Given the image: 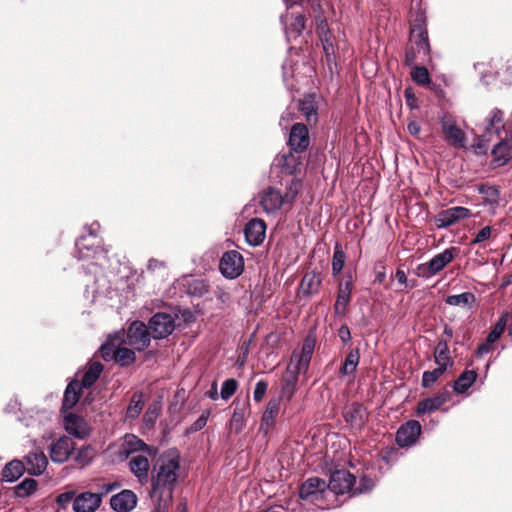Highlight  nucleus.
I'll use <instances>...</instances> for the list:
<instances>
[{
  "label": "nucleus",
  "instance_id": "7ed1b4c3",
  "mask_svg": "<svg viewBox=\"0 0 512 512\" xmlns=\"http://www.w3.org/2000/svg\"><path fill=\"white\" fill-rule=\"evenodd\" d=\"M430 55V44L422 15L418 16L411 25L410 44L406 48L404 63L413 66L417 60L425 61Z\"/></svg>",
  "mask_w": 512,
  "mask_h": 512
},
{
  "label": "nucleus",
  "instance_id": "4468645a",
  "mask_svg": "<svg viewBox=\"0 0 512 512\" xmlns=\"http://www.w3.org/2000/svg\"><path fill=\"white\" fill-rule=\"evenodd\" d=\"M310 143L307 127L302 123H295L290 130L288 144L292 151L300 153L305 151Z\"/></svg>",
  "mask_w": 512,
  "mask_h": 512
},
{
  "label": "nucleus",
  "instance_id": "1a4fd4ad",
  "mask_svg": "<svg viewBox=\"0 0 512 512\" xmlns=\"http://www.w3.org/2000/svg\"><path fill=\"white\" fill-rule=\"evenodd\" d=\"M470 216V209L462 206H455L437 213L435 216V223L438 228L443 229L448 228L461 220L468 219Z\"/></svg>",
  "mask_w": 512,
  "mask_h": 512
},
{
  "label": "nucleus",
  "instance_id": "f257e3e1",
  "mask_svg": "<svg viewBox=\"0 0 512 512\" xmlns=\"http://www.w3.org/2000/svg\"><path fill=\"white\" fill-rule=\"evenodd\" d=\"M179 469L180 454L176 449L163 452L154 464L151 477V498L159 507L166 506L171 501Z\"/></svg>",
  "mask_w": 512,
  "mask_h": 512
},
{
  "label": "nucleus",
  "instance_id": "6e6552de",
  "mask_svg": "<svg viewBox=\"0 0 512 512\" xmlns=\"http://www.w3.org/2000/svg\"><path fill=\"white\" fill-rule=\"evenodd\" d=\"M219 269L224 277L235 279L240 276L244 270V259L242 255L235 250L227 251L220 259Z\"/></svg>",
  "mask_w": 512,
  "mask_h": 512
},
{
  "label": "nucleus",
  "instance_id": "2eb2a0df",
  "mask_svg": "<svg viewBox=\"0 0 512 512\" xmlns=\"http://www.w3.org/2000/svg\"><path fill=\"white\" fill-rule=\"evenodd\" d=\"M64 428L69 435L79 439H84L90 434V427L84 418L73 413L64 416Z\"/></svg>",
  "mask_w": 512,
  "mask_h": 512
},
{
  "label": "nucleus",
  "instance_id": "052dcab7",
  "mask_svg": "<svg viewBox=\"0 0 512 512\" xmlns=\"http://www.w3.org/2000/svg\"><path fill=\"white\" fill-rule=\"evenodd\" d=\"M395 277H396L397 281L399 282V284L404 285L406 288L411 289L414 287V284H411V285L408 284L406 273L403 270L398 269L396 271Z\"/></svg>",
  "mask_w": 512,
  "mask_h": 512
},
{
  "label": "nucleus",
  "instance_id": "9b49d317",
  "mask_svg": "<svg viewBox=\"0 0 512 512\" xmlns=\"http://www.w3.org/2000/svg\"><path fill=\"white\" fill-rule=\"evenodd\" d=\"M327 484L324 480L313 477L307 479L300 487L299 496L302 500L315 502L323 498Z\"/></svg>",
  "mask_w": 512,
  "mask_h": 512
},
{
  "label": "nucleus",
  "instance_id": "4be33fe9",
  "mask_svg": "<svg viewBox=\"0 0 512 512\" xmlns=\"http://www.w3.org/2000/svg\"><path fill=\"white\" fill-rule=\"evenodd\" d=\"M353 289V280L351 276L344 278L338 288L337 299L334 304L335 313L340 315L344 314L347 305L350 302L351 293Z\"/></svg>",
  "mask_w": 512,
  "mask_h": 512
},
{
  "label": "nucleus",
  "instance_id": "8fccbe9b",
  "mask_svg": "<svg viewBox=\"0 0 512 512\" xmlns=\"http://www.w3.org/2000/svg\"><path fill=\"white\" fill-rule=\"evenodd\" d=\"M305 29V17L301 14L293 16L292 22L286 28V33L294 37L299 36Z\"/></svg>",
  "mask_w": 512,
  "mask_h": 512
},
{
  "label": "nucleus",
  "instance_id": "6e6d98bb",
  "mask_svg": "<svg viewBox=\"0 0 512 512\" xmlns=\"http://www.w3.org/2000/svg\"><path fill=\"white\" fill-rule=\"evenodd\" d=\"M147 270L152 273L159 272L161 275H164L167 271V266L165 262L152 258L148 261Z\"/></svg>",
  "mask_w": 512,
  "mask_h": 512
},
{
  "label": "nucleus",
  "instance_id": "f8f14e48",
  "mask_svg": "<svg viewBox=\"0 0 512 512\" xmlns=\"http://www.w3.org/2000/svg\"><path fill=\"white\" fill-rule=\"evenodd\" d=\"M355 477L346 470H336L331 474L327 488L334 494L352 492L355 485Z\"/></svg>",
  "mask_w": 512,
  "mask_h": 512
},
{
  "label": "nucleus",
  "instance_id": "09e8293b",
  "mask_svg": "<svg viewBox=\"0 0 512 512\" xmlns=\"http://www.w3.org/2000/svg\"><path fill=\"white\" fill-rule=\"evenodd\" d=\"M507 321H508V314L505 313L499 318V320L497 321V323L495 324V326L493 327L491 332L488 334V336L486 338L488 340V342L494 343L502 335V333L504 332L505 327L507 325Z\"/></svg>",
  "mask_w": 512,
  "mask_h": 512
},
{
  "label": "nucleus",
  "instance_id": "13d9d810",
  "mask_svg": "<svg viewBox=\"0 0 512 512\" xmlns=\"http://www.w3.org/2000/svg\"><path fill=\"white\" fill-rule=\"evenodd\" d=\"M492 229L490 226L483 227L475 236V238L472 240L471 244H479L486 240H488L491 237Z\"/></svg>",
  "mask_w": 512,
  "mask_h": 512
},
{
  "label": "nucleus",
  "instance_id": "473e14b6",
  "mask_svg": "<svg viewBox=\"0 0 512 512\" xmlns=\"http://www.w3.org/2000/svg\"><path fill=\"white\" fill-rule=\"evenodd\" d=\"M477 373L474 370H465L455 380L453 389L456 393L462 394L466 392L476 381Z\"/></svg>",
  "mask_w": 512,
  "mask_h": 512
},
{
  "label": "nucleus",
  "instance_id": "c756f323",
  "mask_svg": "<svg viewBox=\"0 0 512 512\" xmlns=\"http://www.w3.org/2000/svg\"><path fill=\"white\" fill-rule=\"evenodd\" d=\"M434 361L437 366L447 369L453 366V360L449 354V348L446 340H439L437 346L434 349Z\"/></svg>",
  "mask_w": 512,
  "mask_h": 512
},
{
  "label": "nucleus",
  "instance_id": "aec40b11",
  "mask_svg": "<svg viewBox=\"0 0 512 512\" xmlns=\"http://www.w3.org/2000/svg\"><path fill=\"white\" fill-rule=\"evenodd\" d=\"M101 504V495L84 492L76 496L73 500V510L75 512H95Z\"/></svg>",
  "mask_w": 512,
  "mask_h": 512
},
{
  "label": "nucleus",
  "instance_id": "4c0bfd02",
  "mask_svg": "<svg viewBox=\"0 0 512 512\" xmlns=\"http://www.w3.org/2000/svg\"><path fill=\"white\" fill-rule=\"evenodd\" d=\"M144 406L143 394L141 392H135L130 400V404L126 410V417L129 419H135L139 416Z\"/></svg>",
  "mask_w": 512,
  "mask_h": 512
},
{
  "label": "nucleus",
  "instance_id": "dca6fc26",
  "mask_svg": "<svg viewBox=\"0 0 512 512\" xmlns=\"http://www.w3.org/2000/svg\"><path fill=\"white\" fill-rule=\"evenodd\" d=\"M74 450V442L66 436H62L52 442L50 446V458L55 463L65 462Z\"/></svg>",
  "mask_w": 512,
  "mask_h": 512
},
{
  "label": "nucleus",
  "instance_id": "b1692460",
  "mask_svg": "<svg viewBox=\"0 0 512 512\" xmlns=\"http://www.w3.org/2000/svg\"><path fill=\"white\" fill-rule=\"evenodd\" d=\"M449 400V393L442 392L435 396L423 399L416 408V415L422 416L439 410Z\"/></svg>",
  "mask_w": 512,
  "mask_h": 512
},
{
  "label": "nucleus",
  "instance_id": "6ab92c4d",
  "mask_svg": "<svg viewBox=\"0 0 512 512\" xmlns=\"http://www.w3.org/2000/svg\"><path fill=\"white\" fill-rule=\"evenodd\" d=\"M121 451L126 457L137 452H143L148 456H152L156 452L154 448L148 446L143 440L133 434L125 435Z\"/></svg>",
  "mask_w": 512,
  "mask_h": 512
},
{
  "label": "nucleus",
  "instance_id": "bf43d9fd",
  "mask_svg": "<svg viewBox=\"0 0 512 512\" xmlns=\"http://www.w3.org/2000/svg\"><path fill=\"white\" fill-rule=\"evenodd\" d=\"M208 416L209 411L203 412L201 416L193 423V425L191 426V430L199 431L202 428H204L207 424Z\"/></svg>",
  "mask_w": 512,
  "mask_h": 512
},
{
  "label": "nucleus",
  "instance_id": "412c9836",
  "mask_svg": "<svg viewBox=\"0 0 512 512\" xmlns=\"http://www.w3.org/2000/svg\"><path fill=\"white\" fill-rule=\"evenodd\" d=\"M129 467L141 484H146L148 482L150 463L147 454L133 455L130 458Z\"/></svg>",
  "mask_w": 512,
  "mask_h": 512
},
{
  "label": "nucleus",
  "instance_id": "603ef678",
  "mask_svg": "<svg viewBox=\"0 0 512 512\" xmlns=\"http://www.w3.org/2000/svg\"><path fill=\"white\" fill-rule=\"evenodd\" d=\"M373 486V480L367 476H363L359 479L358 486L355 488L353 487L352 495L369 492L372 490Z\"/></svg>",
  "mask_w": 512,
  "mask_h": 512
},
{
  "label": "nucleus",
  "instance_id": "ea45409f",
  "mask_svg": "<svg viewBox=\"0 0 512 512\" xmlns=\"http://www.w3.org/2000/svg\"><path fill=\"white\" fill-rule=\"evenodd\" d=\"M475 302V296L471 292H464L457 295H450L446 298V303L451 306L471 307Z\"/></svg>",
  "mask_w": 512,
  "mask_h": 512
},
{
  "label": "nucleus",
  "instance_id": "423d86ee",
  "mask_svg": "<svg viewBox=\"0 0 512 512\" xmlns=\"http://www.w3.org/2000/svg\"><path fill=\"white\" fill-rule=\"evenodd\" d=\"M457 252L458 249L455 247L445 249L432 257L428 262L419 264L415 269V274L424 279L433 277L454 260Z\"/></svg>",
  "mask_w": 512,
  "mask_h": 512
},
{
  "label": "nucleus",
  "instance_id": "49530a36",
  "mask_svg": "<svg viewBox=\"0 0 512 512\" xmlns=\"http://www.w3.org/2000/svg\"><path fill=\"white\" fill-rule=\"evenodd\" d=\"M411 78L421 86H427L431 82L429 72L424 66H414L411 71Z\"/></svg>",
  "mask_w": 512,
  "mask_h": 512
},
{
  "label": "nucleus",
  "instance_id": "ddd939ff",
  "mask_svg": "<svg viewBox=\"0 0 512 512\" xmlns=\"http://www.w3.org/2000/svg\"><path fill=\"white\" fill-rule=\"evenodd\" d=\"M149 328L155 339H162L174 330V319L167 313H156L149 321Z\"/></svg>",
  "mask_w": 512,
  "mask_h": 512
},
{
  "label": "nucleus",
  "instance_id": "0e129e2a",
  "mask_svg": "<svg viewBox=\"0 0 512 512\" xmlns=\"http://www.w3.org/2000/svg\"><path fill=\"white\" fill-rule=\"evenodd\" d=\"M215 296L217 300L220 301L222 304H228V302L230 301V294L223 289H218L215 292Z\"/></svg>",
  "mask_w": 512,
  "mask_h": 512
},
{
  "label": "nucleus",
  "instance_id": "bb28decb",
  "mask_svg": "<svg viewBox=\"0 0 512 512\" xmlns=\"http://www.w3.org/2000/svg\"><path fill=\"white\" fill-rule=\"evenodd\" d=\"M279 409L280 403L278 399H271L268 402L267 407L262 415L260 425V430L265 434H267L270 428L274 425L275 418L278 415Z\"/></svg>",
  "mask_w": 512,
  "mask_h": 512
},
{
  "label": "nucleus",
  "instance_id": "5701e85b",
  "mask_svg": "<svg viewBox=\"0 0 512 512\" xmlns=\"http://www.w3.org/2000/svg\"><path fill=\"white\" fill-rule=\"evenodd\" d=\"M137 504V497L131 490H123L110 499L111 508L117 512H129Z\"/></svg>",
  "mask_w": 512,
  "mask_h": 512
},
{
  "label": "nucleus",
  "instance_id": "c85d7f7f",
  "mask_svg": "<svg viewBox=\"0 0 512 512\" xmlns=\"http://www.w3.org/2000/svg\"><path fill=\"white\" fill-rule=\"evenodd\" d=\"M276 161L277 165L288 175L294 174L301 164L300 157L294 151L277 157Z\"/></svg>",
  "mask_w": 512,
  "mask_h": 512
},
{
  "label": "nucleus",
  "instance_id": "7c9ffc66",
  "mask_svg": "<svg viewBox=\"0 0 512 512\" xmlns=\"http://www.w3.org/2000/svg\"><path fill=\"white\" fill-rule=\"evenodd\" d=\"M344 418L352 426L361 427L365 421V410L361 405L353 403L346 408Z\"/></svg>",
  "mask_w": 512,
  "mask_h": 512
},
{
  "label": "nucleus",
  "instance_id": "864d4df0",
  "mask_svg": "<svg viewBox=\"0 0 512 512\" xmlns=\"http://www.w3.org/2000/svg\"><path fill=\"white\" fill-rule=\"evenodd\" d=\"M94 458V450L90 447L81 448L76 455V462L82 466L89 464Z\"/></svg>",
  "mask_w": 512,
  "mask_h": 512
},
{
  "label": "nucleus",
  "instance_id": "a211bd4d",
  "mask_svg": "<svg viewBox=\"0 0 512 512\" xmlns=\"http://www.w3.org/2000/svg\"><path fill=\"white\" fill-rule=\"evenodd\" d=\"M442 131L446 140L453 146L464 147L466 142L465 133L456 125L450 116H445L441 120Z\"/></svg>",
  "mask_w": 512,
  "mask_h": 512
},
{
  "label": "nucleus",
  "instance_id": "e433bc0d",
  "mask_svg": "<svg viewBox=\"0 0 512 512\" xmlns=\"http://www.w3.org/2000/svg\"><path fill=\"white\" fill-rule=\"evenodd\" d=\"M360 355L359 350L354 349L348 353V355L345 358V361L343 365L340 367L339 374L340 376H347L353 374L357 366L359 364Z\"/></svg>",
  "mask_w": 512,
  "mask_h": 512
},
{
  "label": "nucleus",
  "instance_id": "338daca9",
  "mask_svg": "<svg viewBox=\"0 0 512 512\" xmlns=\"http://www.w3.org/2000/svg\"><path fill=\"white\" fill-rule=\"evenodd\" d=\"M210 399L212 400H217L218 397H219V394H218V386H217V383L216 382H213L212 385H211V388L210 390L207 392L206 394Z\"/></svg>",
  "mask_w": 512,
  "mask_h": 512
},
{
  "label": "nucleus",
  "instance_id": "a19ab883",
  "mask_svg": "<svg viewBox=\"0 0 512 512\" xmlns=\"http://www.w3.org/2000/svg\"><path fill=\"white\" fill-rule=\"evenodd\" d=\"M494 163L497 166L504 165L509 160V146L506 142H499L492 149Z\"/></svg>",
  "mask_w": 512,
  "mask_h": 512
},
{
  "label": "nucleus",
  "instance_id": "f03ea898",
  "mask_svg": "<svg viewBox=\"0 0 512 512\" xmlns=\"http://www.w3.org/2000/svg\"><path fill=\"white\" fill-rule=\"evenodd\" d=\"M314 348V338L306 337L302 343L301 349L293 351L290 363L288 364L282 378V398L290 400L293 397L298 383V375L300 373H305L308 370Z\"/></svg>",
  "mask_w": 512,
  "mask_h": 512
},
{
  "label": "nucleus",
  "instance_id": "0eeeda50",
  "mask_svg": "<svg viewBox=\"0 0 512 512\" xmlns=\"http://www.w3.org/2000/svg\"><path fill=\"white\" fill-rule=\"evenodd\" d=\"M120 334L123 335L124 344L137 351L144 350L150 344V332L141 321H134L125 334Z\"/></svg>",
  "mask_w": 512,
  "mask_h": 512
},
{
  "label": "nucleus",
  "instance_id": "4d7b16f0",
  "mask_svg": "<svg viewBox=\"0 0 512 512\" xmlns=\"http://www.w3.org/2000/svg\"><path fill=\"white\" fill-rule=\"evenodd\" d=\"M268 384L264 380H259L256 385L253 392V399L256 402L262 401L264 398L266 392H267Z\"/></svg>",
  "mask_w": 512,
  "mask_h": 512
},
{
  "label": "nucleus",
  "instance_id": "c03bdc74",
  "mask_svg": "<svg viewBox=\"0 0 512 512\" xmlns=\"http://www.w3.org/2000/svg\"><path fill=\"white\" fill-rule=\"evenodd\" d=\"M299 110L305 117L308 123H315L317 121L316 106L311 99H304L299 103Z\"/></svg>",
  "mask_w": 512,
  "mask_h": 512
},
{
  "label": "nucleus",
  "instance_id": "2f4dec72",
  "mask_svg": "<svg viewBox=\"0 0 512 512\" xmlns=\"http://www.w3.org/2000/svg\"><path fill=\"white\" fill-rule=\"evenodd\" d=\"M81 386L77 381L70 382L63 396L62 409L69 410L73 408L80 398Z\"/></svg>",
  "mask_w": 512,
  "mask_h": 512
},
{
  "label": "nucleus",
  "instance_id": "393cba45",
  "mask_svg": "<svg viewBox=\"0 0 512 512\" xmlns=\"http://www.w3.org/2000/svg\"><path fill=\"white\" fill-rule=\"evenodd\" d=\"M26 470L29 474L39 476L47 468L48 460L42 451L31 452L25 457Z\"/></svg>",
  "mask_w": 512,
  "mask_h": 512
},
{
  "label": "nucleus",
  "instance_id": "69168bd1",
  "mask_svg": "<svg viewBox=\"0 0 512 512\" xmlns=\"http://www.w3.org/2000/svg\"><path fill=\"white\" fill-rule=\"evenodd\" d=\"M117 487H118L117 483H104L101 485L100 492L98 494L101 495V498H102L104 495H107L108 493H110L111 491L116 489Z\"/></svg>",
  "mask_w": 512,
  "mask_h": 512
},
{
  "label": "nucleus",
  "instance_id": "a878e982",
  "mask_svg": "<svg viewBox=\"0 0 512 512\" xmlns=\"http://www.w3.org/2000/svg\"><path fill=\"white\" fill-rule=\"evenodd\" d=\"M76 254L80 260L94 257L98 252L102 251L100 243L89 242L88 237L82 236L76 241Z\"/></svg>",
  "mask_w": 512,
  "mask_h": 512
},
{
  "label": "nucleus",
  "instance_id": "c9c22d12",
  "mask_svg": "<svg viewBox=\"0 0 512 512\" xmlns=\"http://www.w3.org/2000/svg\"><path fill=\"white\" fill-rule=\"evenodd\" d=\"M249 413V402L245 401L241 405L235 403V408L231 418V425L235 426L236 431L240 432L244 427V420L246 415Z\"/></svg>",
  "mask_w": 512,
  "mask_h": 512
},
{
  "label": "nucleus",
  "instance_id": "9d476101",
  "mask_svg": "<svg viewBox=\"0 0 512 512\" xmlns=\"http://www.w3.org/2000/svg\"><path fill=\"white\" fill-rule=\"evenodd\" d=\"M422 431L417 420H409L402 424L396 432V443L399 447H409L416 443Z\"/></svg>",
  "mask_w": 512,
  "mask_h": 512
},
{
  "label": "nucleus",
  "instance_id": "79ce46f5",
  "mask_svg": "<svg viewBox=\"0 0 512 512\" xmlns=\"http://www.w3.org/2000/svg\"><path fill=\"white\" fill-rule=\"evenodd\" d=\"M503 128V112L495 108L491 111V116L487 125V132L499 134Z\"/></svg>",
  "mask_w": 512,
  "mask_h": 512
},
{
  "label": "nucleus",
  "instance_id": "20e7f679",
  "mask_svg": "<svg viewBox=\"0 0 512 512\" xmlns=\"http://www.w3.org/2000/svg\"><path fill=\"white\" fill-rule=\"evenodd\" d=\"M302 182L293 178L285 194L274 187H268L261 193L260 205L266 213H274L286 205L291 206L301 191Z\"/></svg>",
  "mask_w": 512,
  "mask_h": 512
},
{
  "label": "nucleus",
  "instance_id": "58836bf2",
  "mask_svg": "<svg viewBox=\"0 0 512 512\" xmlns=\"http://www.w3.org/2000/svg\"><path fill=\"white\" fill-rule=\"evenodd\" d=\"M478 192L485 197L483 205H496L498 203L500 192L496 186L482 184L478 187Z\"/></svg>",
  "mask_w": 512,
  "mask_h": 512
},
{
  "label": "nucleus",
  "instance_id": "72a5a7b5",
  "mask_svg": "<svg viewBox=\"0 0 512 512\" xmlns=\"http://www.w3.org/2000/svg\"><path fill=\"white\" fill-rule=\"evenodd\" d=\"M23 471V463L19 460H13L3 468L2 479L6 482H13L22 476Z\"/></svg>",
  "mask_w": 512,
  "mask_h": 512
},
{
  "label": "nucleus",
  "instance_id": "de8ad7c7",
  "mask_svg": "<svg viewBox=\"0 0 512 512\" xmlns=\"http://www.w3.org/2000/svg\"><path fill=\"white\" fill-rule=\"evenodd\" d=\"M447 369L438 366L432 371H425L422 376V386L424 388L431 387L445 372Z\"/></svg>",
  "mask_w": 512,
  "mask_h": 512
},
{
  "label": "nucleus",
  "instance_id": "cd10ccee",
  "mask_svg": "<svg viewBox=\"0 0 512 512\" xmlns=\"http://www.w3.org/2000/svg\"><path fill=\"white\" fill-rule=\"evenodd\" d=\"M320 285V276L313 271L307 272L300 282V291L303 295L310 296L318 292Z\"/></svg>",
  "mask_w": 512,
  "mask_h": 512
},
{
  "label": "nucleus",
  "instance_id": "3c124183",
  "mask_svg": "<svg viewBox=\"0 0 512 512\" xmlns=\"http://www.w3.org/2000/svg\"><path fill=\"white\" fill-rule=\"evenodd\" d=\"M238 388V382L233 379H226L221 387L220 396L223 400H228Z\"/></svg>",
  "mask_w": 512,
  "mask_h": 512
},
{
  "label": "nucleus",
  "instance_id": "e2e57ef3",
  "mask_svg": "<svg viewBox=\"0 0 512 512\" xmlns=\"http://www.w3.org/2000/svg\"><path fill=\"white\" fill-rule=\"evenodd\" d=\"M74 500L72 492L62 493L57 497V503L61 506L66 505L70 501Z\"/></svg>",
  "mask_w": 512,
  "mask_h": 512
},
{
  "label": "nucleus",
  "instance_id": "39448f33",
  "mask_svg": "<svg viewBox=\"0 0 512 512\" xmlns=\"http://www.w3.org/2000/svg\"><path fill=\"white\" fill-rule=\"evenodd\" d=\"M135 349L124 344L123 335L116 333L110 335L100 347L101 357L105 361L114 360L122 366L129 365L135 360Z\"/></svg>",
  "mask_w": 512,
  "mask_h": 512
},
{
  "label": "nucleus",
  "instance_id": "37998d69",
  "mask_svg": "<svg viewBox=\"0 0 512 512\" xmlns=\"http://www.w3.org/2000/svg\"><path fill=\"white\" fill-rule=\"evenodd\" d=\"M37 481L32 478H26L15 487V495L25 498L33 494L37 489Z\"/></svg>",
  "mask_w": 512,
  "mask_h": 512
},
{
  "label": "nucleus",
  "instance_id": "f3484780",
  "mask_svg": "<svg viewBox=\"0 0 512 512\" xmlns=\"http://www.w3.org/2000/svg\"><path fill=\"white\" fill-rule=\"evenodd\" d=\"M246 241L251 246L260 245L266 235V223L259 218L251 219L244 228Z\"/></svg>",
  "mask_w": 512,
  "mask_h": 512
},
{
  "label": "nucleus",
  "instance_id": "680f3d73",
  "mask_svg": "<svg viewBox=\"0 0 512 512\" xmlns=\"http://www.w3.org/2000/svg\"><path fill=\"white\" fill-rule=\"evenodd\" d=\"M338 335L343 343H347L351 340V333L348 326L346 325L340 327Z\"/></svg>",
  "mask_w": 512,
  "mask_h": 512
},
{
  "label": "nucleus",
  "instance_id": "f704fd0d",
  "mask_svg": "<svg viewBox=\"0 0 512 512\" xmlns=\"http://www.w3.org/2000/svg\"><path fill=\"white\" fill-rule=\"evenodd\" d=\"M102 371L103 365L101 363H91L87 371H85V373L83 374L81 383L79 384L81 388H89L90 386H92L100 377Z\"/></svg>",
  "mask_w": 512,
  "mask_h": 512
},
{
  "label": "nucleus",
  "instance_id": "a18cd8bd",
  "mask_svg": "<svg viewBox=\"0 0 512 512\" xmlns=\"http://www.w3.org/2000/svg\"><path fill=\"white\" fill-rule=\"evenodd\" d=\"M346 261V255L339 243H336L334 247L333 259H332V274L337 276L343 269Z\"/></svg>",
  "mask_w": 512,
  "mask_h": 512
},
{
  "label": "nucleus",
  "instance_id": "774afa93",
  "mask_svg": "<svg viewBox=\"0 0 512 512\" xmlns=\"http://www.w3.org/2000/svg\"><path fill=\"white\" fill-rule=\"evenodd\" d=\"M407 129L410 134L418 135L420 133V125L417 122H410L407 126Z\"/></svg>",
  "mask_w": 512,
  "mask_h": 512
},
{
  "label": "nucleus",
  "instance_id": "5fc2aeb1",
  "mask_svg": "<svg viewBox=\"0 0 512 512\" xmlns=\"http://www.w3.org/2000/svg\"><path fill=\"white\" fill-rule=\"evenodd\" d=\"M160 407L157 403L151 404L144 414L143 420L147 425H153L158 417Z\"/></svg>",
  "mask_w": 512,
  "mask_h": 512
}]
</instances>
